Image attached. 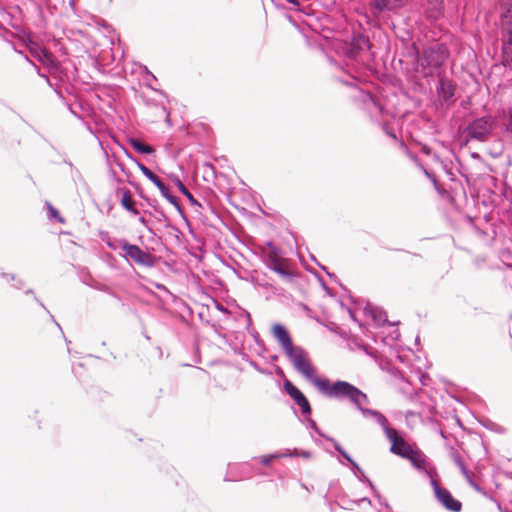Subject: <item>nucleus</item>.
<instances>
[{
  "label": "nucleus",
  "instance_id": "obj_24",
  "mask_svg": "<svg viewBox=\"0 0 512 512\" xmlns=\"http://www.w3.org/2000/svg\"><path fill=\"white\" fill-rule=\"evenodd\" d=\"M280 457H284L283 454H270V455H265L262 457L261 459V462L264 464V465H268L272 459H275V458H280Z\"/></svg>",
  "mask_w": 512,
  "mask_h": 512
},
{
  "label": "nucleus",
  "instance_id": "obj_29",
  "mask_svg": "<svg viewBox=\"0 0 512 512\" xmlns=\"http://www.w3.org/2000/svg\"><path fill=\"white\" fill-rule=\"evenodd\" d=\"M507 130L512 133V108H511V111H510L509 122L507 124Z\"/></svg>",
  "mask_w": 512,
  "mask_h": 512
},
{
  "label": "nucleus",
  "instance_id": "obj_35",
  "mask_svg": "<svg viewBox=\"0 0 512 512\" xmlns=\"http://www.w3.org/2000/svg\"><path fill=\"white\" fill-rule=\"evenodd\" d=\"M107 246L110 248V249H113L115 250L117 248V246L115 245L114 242H107Z\"/></svg>",
  "mask_w": 512,
  "mask_h": 512
},
{
  "label": "nucleus",
  "instance_id": "obj_11",
  "mask_svg": "<svg viewBox=\"0 0 512 512\" xmlns=\"http://www.w3.org/2000/svg\"><path fill=\"white\" fill-rule=\"evenodd\" d=\"M405 459L409 460L411 462V464L413 465V467H415L416 469L424 471L425 474H426V471L435 470L434 468H429V469L426 468V464H427L426 456L422 451H420L417 448H414L412 450V452L409 453V455Z\"/></svg>",
  "mask_w": 512,
  "mask_h": 512
},
{
  "label": "nucleus",
  "instance_id": "obj_38",
  "mask_svg": "<svg viewBox=\"0 0 512 512\" xmlns=\"http://www.w3.org/2000/svg\"><path fill=\"white\" fill-rule=\"evenodd\" d=\"M253 367L259 371L260 373H265L263 369H261L257 364H253Z\"/></svg>",
  "mask_w": 512,
  "mask_h": 512
},
{
  "label": "nucleus",
  "instance_id": "obj_4",
  "mask_svg": "<svg viewBox=\"0 0 512 512\" xmlns=\"http://www.w3.org/2000/svg\"><path fill=\"white\" fill-rule=\"evenodd\" d=\"M426 476L430 479V484L434 490V494L439 503H441L447 510L452 512H459L462 508L460 501L453 498L451 493L442 488L436 480V470L426 471Z\"/></svg>",
  "mask_w": 512,
  "mask_h": 512
},
{
  "label": "nucleus",
  "instance_id": "obj_41",
  "mask_svg": "<svg viewBox=\"0 0 512 512\" xmlns=\"http://www.w3.org/2000/svg\"><path fill=\"white\" fill-rule=\"evenodd\" d=\"M387 134H389L392 138H396V135L394 133H390L387 131Z\"/></svg>",
  "mask_w": 512,
  "mask_h": 512
},
{
  "label": "nucleus",
  "instance_id": "obj_6",
  "mask_svg": "<svg viewBox=\"0 0 512 512\" xmlns=\"http://www.w3.org/2000/svg\"><path fill=\"white\" fill-rule=\"evenodd\" d=\"M125 154L129 159H131L133 162L136 163L139 170L142 172V174L148 178L152 183L155 184V186L159 189L162 196L165 197L173 206L177 208V210L180 211V205L178 202V199L173 196L170 192V189L168 186L165 185V183L153 172L151 171L147 166L142 164L141 162L137 161L126 149Z\"/></svg>",
  "mask_w": 512,
  "mask_h": 512
},
{
  "label": "nucleus",
  "instance_id": "obj_30",
  "mask_svg": "<svg viewBox=\"0 0 512 512\" xmlns=\"http://www.w3.org/2000/svg\"><path fill=\"white\" fill-rule=\"evenodd\" d=\"M48 207H49V211L52 216H54V217L58 216V211L55 208H53L50 204L48 205Z\"/></svg>",
  "mask_w": 512,
  "mask_h": 512
},
{
  "label": "nucleus",
  "instance_id": "obj_42",
  "mask_svg": "<svg viewBox=\"0 0 512 512\" xmlns=\"http://www.w3.org/2000/svg\"><path fill=\"white\" fill-rule=\"evenodd\" d=\"M147 73L152 77V79L156 80V78L153 74H151L149 71H147Z\"/></svg>",
  "mask_w": 512,
  "mask_h": 512
},
{
  "label": "nucleus",
  "instance_id": "obj_1",
  "mask_svg": "<svg viewBox=\"0 0 512 512\" xmlns=\"http://www.w3.org/2000/svg\"><path fill=\"white\" fill-rule=\"evenodd\" d=\"M272 335L294 370L312 382L319 391L327 397H336V395L333 394V388L336 385L349 383L347 381L338 380L331 384L328 379L315 376L316 370L311 362L309 353L303 347L294 345L288 330L282 324L276 323L272 326Z\"/></svg>",
  "mask_w": 512,
  "mask_h": 512
},
{
  "label": "nucleus",
  "instance_id": "obj_37",
  "mask_svg": "<svg viewBox=\"0 0 512 512\" xmlns=\"http://www.w3.org/2000/svg\"><path fill=\"white\" fill-rule=\"evenodd\" d=\"M360 502H368L369 504H371V500L369 498H366V497H363L361 499L358 500V503Z\"/></svg>",
  "mask_w": 512,
  "mask_h": 512
},
{
  "label": "nucleus",
  "instance_id": "obj_39",
  "mask_svg": "<svg viewBox=\"0 0 512 512\" xmlns=\"http://www.w3.org/2000/svg\"><path fill=\"white\" fill-rule=\"evenodd\" d=\"M139 222H140L141 224H143V225H146V224H147V221H146V219H145L144 217H140V218H139Z\"/></svg>",
  "mask_w": 512,
  "mask_h": 512
},
{
  "label": "nucleus",
  "instance_id": "obj_5",
  "mask_svg": "<svg viewBox=\"0 0 512 512\" xmlns=\"http://www.w3.org/2000/svg\"><path fill=\"white\" fill-rule=\"evenodd\" d=\"M118 243L124 251V257L130 258L133 262L140 266L152 268L155 265L154 255L142 250L138 245L130 244L125 239H120Z\"/></svg>",
  "mask_w": 512,
  "mask_h": 512
},
{
  "label": "nucleus",
  "instance_id": "obj_16",
  "mask_svg": "<svg viewBox=\"0 0 512 512\" xmlns=\"http://www.w3.org/2000/svg\"><path fill=\"white\" fill-rule=\"evenodd\" d=\"M121 205L133 215L139 214V210L135 208L134 201L129 190L123 191L121 197Z\"/></svg>",
  "mask_w": 512,
  "mask_h": 512
},
{
  "label": "nucleus",
  "instance_id": "obj_34",
  "mask_svg": "<svg viewBox=\"0 0 512 512\" xmlns=\"http://www.w3.org/2000/svg\"><path fill=\"white\" fill-rule=\"evenodd\" d=\"M96 289L98 290H101V291H108V287L106 285H98V286H95Z\"/></svg>",
  "mask_w": 512,
  "mask_h": 512
},
{
  "label": "nucleus",
  "instance_id": "obj_26",
  "mask_svg": "<svg viewBox=\"0 0 512 512\" xmlns=\"http://www.w3.org/2000/svg\"><path fill=\"white\" fill-rule=\"evenodd\" d=\"M325 438L333 443V446L336 451H338L339 453H341L343 451V448L341 447V445L334 438L326 437V436H325Z\"/></svg>",
  "mask_w": 512,
  "mask_h": 512
},
{
  "label": "nucleus",
  "instance_id": "obj_14",
  "mask_svg": "<svg viewBox=\"0 0 512 512\" xmlns=\"http://www.w3.org/2000/svg\"><path fill=\"white\" fill-rule=\"evenodd\" d=\"M437 91L444 100H449L454 96V86L452 82L444 78L439 80Z\"/></svg>",
  "mask_w": 512,
  "mask_h": 512
},
{
  "label": "nucleus",
  "instance_id": "obj_2",
  "mask_svg": "<svg viewBox=\"0 0 512 512\" xmlns=\"http://www.w3.org/2000/svg\"><path fill=\"white\" fill-rule=\"evenodd\" d=\"M333 394L336 395L335 399L350 401L365 418H372L381 426L385 436L391 442V453L406 458L415 448L399 435L396 429L389 426L385 415L377 410L364 407L369 403L368 396L356 386L351 383L336 385L333 388Z\"/></svg>",
  "mask_w": 512,
  "mask_h": 512
},
{
  "label": "nucleus",
  "instance_id": "obj_19",
  "mask_svg": "<svg viewBox=\"0 0 512 512\" xmlns=\"http://www.w3.org/2000/svg\"><path fill=\"white\" fill-rule=\"evenodd\" d=\"M502 42L503 53L510 57L512 61V30H508L503 34Z\"/></svg>",
  "mask_w": 512,
  "mask_h": 512
},
{
  "label": "nucleus",
  "instance_id": "obj_17",
  "mask_svg": "<svg viewBox=\"0 0 512 512\" xmlns=\"http://www.w3.org/2000/svg\"><path fill=\"white\" fill-rule=\"evenodd\" d=\"M128 142L138 153L152 154L154 152V149L150 145H147L136 138H129Z\"/></svg>",
  "mask_w": 512,
  "mask_h": 512
},
{
  "label": "nucleus",
  "instance_id": "obj_28",
  "mask_svg": "<svg viewBox=\"0 0 512 512\" xmlns=\"http://www.w3.org/2000/svg\"><path fill=\"white\" fill-rule=\"evenodd\" d=\"M361 481H365L369 484L370 488L374 491V493L376 494V492H378L376 489H375V486L373 485V483L368 479L366 478L365 476H363L361 479Z\"/></svg>",
  "mask_w": 512,
  "mask_h": 512
},
{
  "label": "nucleus",
  "instance_id": "obj_15",
  "mask_svg": "<svg viewBox=\"0 0 512 512\" xmlns=\"http://www.w3.org/2000/svg\"><path fill=\"white\" fill-rule=\"evenodd\" d=\"M34 57L47 66L54 65V57L47 50L37 47L32 51Z\"/></svg>",
  "mask_w": 512,
  "mask_h": 512
},
{
  "label": "nucleus",
  "instance_id": "obj_22",
  "mask_svg": "<svg viewBox=\"0 0 512 512\" xmlns=\"http://www.w3.org/2000/svg\"><path fill=\"white\" fill-rule=\"evenodd\" d=\"M452 459L455 462V464L459 467V469H462V467H465L464 461L458 452L454 451L452 453Z\"/></svg>",
  "mask_w": 512,
  "mask_h": 512
},
{
  "label": "nucleus",
  "instance_id": "obj_33",
  "mask_svg": "<svg viewBox=\"0 0 512 512\" xmlns=\"http://www.w3.org/2000/svg\"><path fill=\"white\" fill-rule=\"evenodd\" d=\"M361 347H362V349L364 350V352H365L366 354H368V355H370V356H374L373 352H372L371 350H369L367 346H364V345H363V346H361Z\"/></svg>",
  "mask_w": 512,
  "mask_h": 512
},
{
  "label": "nucleus",
  "instance_id": "obj_44",
  "mask_svg": "<svg viewBox=\"0 0 512 512\" xmlns=\"http://www.w3.org/2000/svg\"><path fill=\"white\" fill-rule=\"evenodd\" d=\"M424 172H425V174H426L428 177H430V174L428 173V171H427V170H424Z\"/></svg>",
  "mask_w": 512,
  "mask_h": 512
},
{
  "label": "nucleus",
  "instance_id": "obj_8",
  "mask_svg": "<svg viewBox=\"0 0 512 512\" xmlns=\"http://www.w3.org/2000/svg\"><path fill=\"white\" fill-rule=\"evenodd\" d=\"M408 0H372L370 9L374 16H379L385 12L396 13L402 9Z\"/></svg>",
  "mask_w": 512,
  "mask_h": 512
},
{
  "label": "nucleus",
  "instance_id": "obj_25",
  "mask_svg": "<svg viewBox=\"0 0 512 512\" xmlns=\"http://www.w3.org/2000/svg\"><path fill=\"white\" fill-rule=\"evenodd\" d=\"M461 473L463 474V476L467 479V481L471 484V485H475L472 481V478L470 476V473L469 471L467 470L466 466L465 467H462V469H460Z\"/></svg>",
  "mask_w": 512,
  "mask_h": 512
},
{
  "label": "nucleus",
  "instance_id": "obj_18",
  "mask_svg": "<svg viewBox=\"0 0 512 512\" xmlns=\"http://www.w3.org/2000/svg\"><path fill=\"white\" fill-rule=\"evenodd\" d=\"M365 310L367 314L371 315L372 319L377 325H381L387 322V315L385 312L372 307H367Z\"/></svg>",
  "mask_w": 512,
  "mask_h": 512
},
{
  "label": "nucleus",
  "instance_id": "obj_43",
  "mask_svg": "<svg viewBox=\"0 0 512 512\" xmlns=\"http://www.w3.org/2000/svg\"><path fill=\"white\" fill-rule=\"evenodd\" d=\"M41 76L44 77L46 81H49V79L46 75H41Z\"/></svg>",
  "mask_w": 512,
  "mask_h": 512
},
{
  "label": "nucleus",
  "instance_id": "obj_23",
  "mask_svg": "<svg viewBox=\"0 0 512 512\" xmlns=\"http://www.w3.org/2000/svg\"><path fill=\"white\" fill-rule=\"evenodd\" d=\"M351 465L357 469L359 472H362L361 468L358 466V464L350 457V455L343 449V451L340 453Z\"/></svg>",
  "mask_w": 512,
  "mask_h": 512
},
{
  "label": "nucleus",
  "instance_id": "obj_27",
  "mask_svg": "<svg viewBox=\"0 0 512 512\" xmlns=\"http://www.w3.org/2000/svg\"><path fill=\"white\" fill-rule=\"evenodd\" d=\"M308 422H309V426H310V428L314 429V430H315V432H316V433H318L319 435H321V436L325 437V435H323V434L320 432V430H319V428L317 427V424H316V422H315L314 420L309 419V421H308Z\"/></svg>",
  "mask_w": 512,
  "mask_h": 512
},
{
  "label": "nucleus",
  "instance_id": "obj_9",
  "mask_svg": "<svg viewBox=\"0 0 512 512\" xmlns=\"http://www.w3.org/2000/svg\"><path fill=\"white\" fill-rule=\"evenodd\" d=\"M284 389L287 394L297 403L303 414H309L311 407L305 395L290 381H285Z\"/></svg>",
  "mask_w": 512,
  "mask_h": 512
},
{
  "label": "nucleus",
  "instance_id": "obj_10",
  "mask_svg": "<svg viewBox=\"0 0 512 512\" xmlns=\"http://www.w3.org/2000/svg\"><path fill=\"white\" fill-rule=\"evenodd\" d=\"M269 246L272 248V251L271 254L268 256V267L272 271L280 275L284 280L288 282L292 281L294 274L285 267L283 262L278 260L276 248L271 243H269Z\"/></svg>",
  "mask_w": 512,
  "mask_h": 512
},
{
  "label": "nucleus",
  "instance_id": "obj_3",
  "mask_svg": "<svg viewBox=\"0 0 512 512\" xmlns=\"http://www.w3.org/2000/svg\"><path fill=\"white\" fill-rule=\"evenodd\" d=\"M495 128V121L492 117L484 116L474 119L466 127V134L471 140L486 142Z\"/></svg>",
  "mask_w": 512,
  "mask_h": 512
},
{
  "label": "nucleus",
  "instance_id": "obj_13",
  "mask_svg": "<svg viewBox=\"0 0 512 512\" xmlns=\"http://www.w3.org/2000/svg\"><path fill=\"white\" fill-rule=\"evenodd\" d=\"M359 99L366 105V108L369 110L370 113H373L374 111L381 113L382 107L381 105L375 100V98L369 93L365 92L363 90H359Z\"/></svg>",
  "mask_w": 512,
  "mask_h": 512
},
{
  "label": "nucleus",
  "instance_id": "obj_31",
  "mask_svg": "<svg viewBox=\"0 0 512 512\" xmlns=\"http://www.w3.org/2000/svg\"><path fill=\"white\" fill-rule=\"evenodd\" d=\"M69 6L72 11H75L76 9V0H69Z\"/></svg>",
  "mask_w": 512,
  "mask_h": 512
},
{
  "label": "nucleus",
  "instance_id": "obj_21",
  "mask_svg": "<svg viewBox=\"0 0 512 512\" xmlns=\"http://www.w3.org/2000/svg\"><path fill=\"white\" fill-rule=\"evenodd\" d=\"M283 456L284 457H298L299 456V457L308 459L311 457V453L309 451L298 452L296 449H294L293 452H290L289 450H287L286 453H283Z\"/></svg>",
  "mask_w": 512,
  "mask_h": 512
},
{
  "label": "nucleus",
  "instance_id": "obj_20",
  "mask_svg": "<svg viewBox=\"0 0 512 512\" xmlns=\"http://www.w3.org/2000/svg\"><path fill=\"white\" fill-rule=\"evenodd\" d=\"M176 184L180 190V192L186 196V198L189 200V202L192 205L201 206L198 201L193 197V195L189 192V190L186 188V186L182 183L181 180L177 179Z\"/></svg>",
  "mask_w": 512,
  "mask_h": 512
},
{
  "label": "nucleus",
  "instance_id": "obj_40",
  "mask_svg": "<svg viewBox=\"0 0 512 512\" xmlns=\"http://www.w3.org/2000/svg\"><path fill=\"white\" fill-rule=\"evenodd\" d=\"M22 284H23V283H22V281H20V280H19V281H18V283H17V284H15V287H16L17 289H20V288L22 287Z\"/></svg>",
  "mask_w": 512,
  "mask_h": 512
},
{
  "label": "nucleus",
  "instance_id": "obj_7",
  "mask_svg": "<svg viewBox=\"0 0 512 512\" xmlns=\"http://www.w3.org/2000/svg\"><path fill=\"white\" fill-rule=\"evenodd\" d=\"M447 58V49L444 45L436 44L425 49L423 60L427 67L440 68Z\"/></svg>",
  "mask_w": 512,
  "mask_h": 512
},
{
  "label": "nucleus",
  "instance_id": "obj_12",
  "mask_svg": "<svg viewBox=\"0 0 512 512\" xmlns=\"http://www.w3.org/2000/svg\"><path fill=\"white\" fill-rule=\"evenodd\" d=\"M427 7L425 10L426 17L431 20H437L443 16L444 0H426Z\"/></svg>",
  "mask_w": 512,
  "mask_h": 512
},
{
  "label": "nucleus",
  "instance_id": "obj_32",
  "mask_svg": "<svg viewBox=\"0 0 512 512\" xmlns=\"http://www.w3.org/2000/svg\"><path fill=\"white\" fill-rule=\"evenodd\" d=\"M287 2H289L290 4H292L293 6L299 8L300 6V3L298 0H286Z\"/></svg>",
  "mask_w": 512,
  "mask_h": 512
},
{
  "label": "nucleus",
  "instance_id": "obj_36",
  "mask_svg": "<svg viewBox=\"0 0 512 512\" xmlns=\"http://www.w3.org/2000/svg\"><path fill=\"white\" fill-rule=\"evenodd\" d=\"M2 276L4 278L9 279V280H15V276L14 275H8V274L3 273Z\"/></svg>",
  "mask_w": 512,
  "mask_h": 512
}]
</instances>
